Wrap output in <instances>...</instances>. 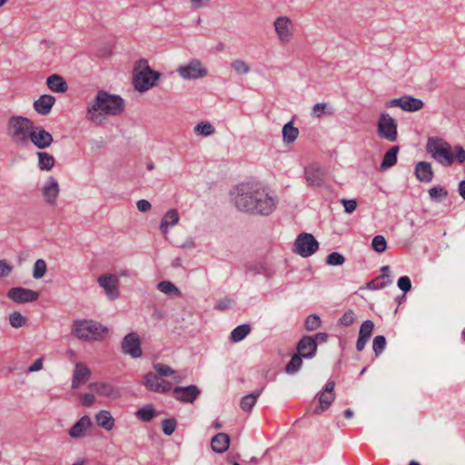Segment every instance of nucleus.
I'll return each mask as SVG.
<instances>
[{"label":"nucleus","instance_id":"bf43d9fd","mask_svg":"<svg viewBox=\"0 0 465 465\" xmlns=\"http://www.w3.org/2000/svg\"><path fill=\"white\" fill-rule=\"evenodd\" d=\"M12 270V265H10L5 260H0V278L8 276Z\"/></svg>","mask_w":465,"mask_h":465},{"label":"nucleus","instance_id":"e433bc0d","mask_svg":"<svg viewBox=\"0 0 465 465\" xmlns=\"http://www.w3.org/2000/svg\"><path fill=\"white\" fill-rule=\"evenodd\" d=\"M261 395V391L252 392L244 396L241 401V408L244 411H251L254 404L256 403L257 398Z\"/></svg>","mask_w":465,"mask_h":465},{"label":"nucleus","instance_id":"c9c22d12","mask_svg":"<svg viewBox=\"0 0 465 465\" xmlns=\"http://www.w3.org/2000/svg\"><path fill=\"white\" fill-rule=\"evenodd\" d=\"M251 331L249 324H242L237 326L231 332V340L234 342L242 341Z\"/></svg>","mask_w":465,"mask_h":465},{"label":"nucleus","instance_id":"f704fd0d","mask_svg":"<svg viewBox=\"0 0 465 465\" xmlns=\"http://www.w3.org/2000/svg\"><path fill=\"white\" fill-rule=\"evenodd\" d=\"M153 369L157 375L161 377H172L173 381L178 383L181 381V379L176 375V371L173 370L170 366L162 364V363H156L153 365Z\"/></svg>","mask_w":465,"mask_h":465},{"label":"nucleus","instance_id":"0eeeda50","mask_svg":"<svg viewBox=\"0 0 465 465\" xmlns=\"http://www.w3.org/2000/svg\"><path fill=\"white\" fill-rule=\"evenodd\" d=\"M273 30L281 45H288L294 38V23L285 15L277 16L272 23Z\"/></svg>","mask_w":465,"mask_h":465},{"label":"nucleus","instance_id":"4c0bfd02","mask_svg":"<svg viewBox=\"0 0 465 465\" xmlns=\"http://www.w3.org/2000/svg\"><path fill=\"white\" fill-rule=\"evenodd\" d=\"M214 132V127L209 122L202 121L194 126V133L197 135L206 137L212 135Z\"/></svg>","mask_w":465,"mask_h":465},{"label":"nucleus","instance_id":"338daca9","mask_svg":"<svg viewBox=\"0 0 465 465\" xmlns=\"http://www.w3.org/2000/svg\"><path fill=\"white\" fill-rule=\"evenodd\" d=\"M327 334L324 333V332H321V333H317L316 334V338L320 341H327Z\"/></svg>","mask_w":465,"mask_h":465},{"label":"nucleus","instance_id":"c756f323","mask_svg":"<svg viewBox=\"0 0 465 465\" xmlns=\"http://www.w3.org/2000/svg\"><path fill=\"white\" fill-rule=\"evenodd\" d=\"M230 445V437L228 434L220 432L216 434L211 441V446L213 451L223 453L228 450Z\"/></svg>","mask_w":465,"mask_h":465},{"label":"nucleus","instance_id":"39448f33","mask_svg":"<svg viewBox=\"0 0 465 465\" xmlns=\"http://www.w3.org/2000/svg\"><path fill=\"white\" fill-rule=\"evenodd\" d=\"M134 84L139 92H145L156 85L160 74L153 71L146 60L138 61L134 68Z\"/></svg>","mask_w":465,"mask_h":465},{"label":"nucleus","instance_id":"9d476101","mask_svg":"<svg viewBox=\"0 0 465 465\" xmlns=\"http://www.w3.org/2000/svg\"><path fill=\"white\" fill-rule=\"evenodd\" d=\"M178 74L184 80H197L208 74L207 68L200 60L193 59L177 69Z\"/></svg>","mask_w":465,"mask_h":465},{"label":"nucleus","instance_id":"7ed1b4c3","mask_svg":"<svg viewBox=\"0 0 465 465\" xmlns=\"http://www.w3.org/2000/svg\"><path fill=\"white\" fill-rule=\"evenodd\" d=\"M426 150L441 165L450 166L455 160L460 163L465 162V150L463 147L455 146L454 152H452L450 144L439 137L429 138Z\"/></svg>","mask_w":465,"mask_h":465},{"label":"nucleus","instance_id":"58836bf2","mask_svg":"<svg viewBox=\"0 0 465 465\" xmlns=\"http://www.w3.org/2000/svg\"><path fill=\"white\" fill-rule=\"evenodd\" d=\"M232 68L238 74H247L251 71L250 64L242 59H234L231 63Z\"/></svg>","mask_w":465,"mask_h":465},{"label":"nucleus","instance_id":"6ab92c4d","mask_svg":"<svg viewBox=\"0 0 465 465\" xmlns=\"http://www.w3.org/2000/svg\"><path fill=\"white\" fill-rule=\"evenodd\" d=\"M88 387L92 391L95 392L99 396L117 399L121 395L119 390L109 382H93L90 383Z\"/></svg>","mask_w":465,"mask_h":465},{"label":"nucleus","instance_id":"4d7b16f0","mask_svg":"<svg viewBox=\"0 0 465 465\" xmlns=\"http://www.w3.org/2000/svg\"><path fill=\"white\" fill-rule=\"evenodd\" d=\"M398 287L403 292H408L411 289V282L408 276H402L398 280Z\"/></svg>","mask_w":465,"mask_h":465},{"label":"nucleus","instance_id":"4468645a","mask_svg":"<svg viewBox=\"0 0 465 465\" xmlns=\"http://www.w3.org/2000/svg\"><path fill=\"white\" fill-rule=\"evenodd\" d=\"M122 351L134 359L140 358L143 355L141 340L136 333L131 332L124 337L122 341Z\"/></svg>","mask_w":465,"mask_h":465},{"label":"nucleus","instance_id":"774afa93","mask_svg":"<svg viewBox=\"0 0 465 465\" xmlns=\"http://www.w3.org/2000/svg\"><path fill=\"white\" fill-rule=\"evenodd\" d=\"M353 415V411L351 410V409H348L344 411V418L345 419H350L351 418Z\"/></svg>","mask_w":465,"mask_h":465},{"label":"nucleus","instance_id":"e2e57ef3","mask_svg":"<svg viewBox=\"0 0 465 465\" xmlns=\"http://www.w3.org/2000/svg\"><path fill=\"white\" fill-rule=\"evenodd\" d=\"M43 368V359L39 358L28 368V371H37Z\"/></svg>","mask_w":465,"mask_h":465},{"label":"nucleus","instance_id":"dca6fc26","mask_svg":"<svg viewBox=\"0 0 465 465\" xmlns=\"http://www.w3.org/2000/svg\"><path fill=\"white\" fill-rule=\"evenodd\" d=\"M54 141L53 135L45 130L42 126H34L30 133L31 142L36 148L38 149H46L48 148Z\"/></svg>","mask_w":465,"mask_h":465},{"label":"nucleus","instance_id":"0e129e2a","mask_svg":"<svg viewBox=\"0 0 465 465\" xmlns=\"http://www.w3.org/2000/svg\"><path fill=\"white\" fill-rule=\"evenodd\" d=\"M401 97L400 98H395V99H391L390 101H388L386 104H385V106L387 108H391V107H393V106H398L401 108Z\"/></svg>","mask_w":465,"mask_h":465},{"label":"nucleus","instance_id":"423d86ee","mask_svg":"<svg viewBox=\"0 0 465 465\" xmlns=\"http://www.w3.org/2000/svg\"><path fill=\"white\" fill-rule=\"evenodd\" d=\"M72 331L77 338L90 341L103 337L107 329L97 322L84 320L74 322Z\"/></svg>","mask_w":465,"mask_h":465},{"label":"nucleus","instance_id":"a211bd4d","mask_svg":"<svg viewBox=\"0 0 465 465\" xmlns=\"http://www.w3.org/2000/svg\"><path fill=\"white\" fill-rule=\"evenodd\" d=\"M7 297L15 302L25 303L36 301L39 293L30 289L15 287L8 291Z\"/></svg>","mask_w":465,"mask_h":465},{"label":"nucleus","instance_id":"de8ad7c7","mask_svg":"<svg viewBox=\"0 0 465 465\" xmlns=\"http://www.w3.org/2000/svg\"><path fill=\"white\" fill-rule=\"evenodd\" d=\"M386 339L382 335H378L372 342V349L376 356H379L385 349Z\"/></svg>","mask_w":465,"mask_h":465},{"label":"nucleus","instance_id":"6e6552de","mask_svg":"<svg viewBox=\"0 0 465 465\" xmlns=\"http://www.w3.org/2000/svg\"><path fill=\"white\" fill-rule=\"evenodd\" d=\"M377 134L381 139L390 143L398 140V123L388 113H381L377 123Z\"/></svg>","mask_w":465,"mask_h":465},{"label":"nucleus","instance_id":"c85d7f7f","mask_svg":"<svg viewBox=\"0 0 465 465\" xmlns=\"http://www.w3.org/2000/svg\"><path fill=\"white\" fill-rule=\"evenodd\" d=\"M415 174L420 182L426 183L431 182L434 174L431 164L428 162H419L415 167Z\"/></svg>","mask_w":465,"mask_h":465},{"label":"nucleus","instance_id":"a878e982","mask_svg":"<svg viewBox=\"0 0 465 465\" xmlns=\"http://www.w3.org/2000/svg\"><path fill=\"white\" fill-rule=\"evenodd\" d=\"M91 419L84 415L74 424V426L69 430L68 433L70 437L74 439L83 438L85 434V431L91 427Z\"/></svg>","mask_w":465,"mask_h":465},{"label":"nucleus","instance_id":"c03bdc74","mask_svg":"<svg viewBox=\"0 0 465 465\" xmlns=\"http://www.w3.org/2000/svg\"><path fill=\"white\" fill-rule=\"evenodd\" d=\"M302 365V356L300 354H294L291 361L285 367V371L287 373H294L296 372L301 366Z\"/></svg>","mask_w":465,"mask_h":465},{"label":"nucleus","instance_id":"13d9d810","mask_svg":"<svg viewBox=\"0 0 465 465\" xmlns=\"http://www.w3.org/2000/svg\"><path fill=\"white\" fill-rule=\"evenodd\" d=\"M341 203L344 207L345 213H352L358 206L356 200H353V199H351V200L342 199L341 201Z\"/></svg>","mask_w":465,"mask_h":465},{"label":"nucleus","instance_id":"bb28decb","mask_svg":"<svg viewBox=\"0 0 465 465\" xmlns=\"http://www.w3.org/2000/svg\"><path fill=\"white\" fill-rule=\"evenodd\" d=\"M46 85L54 93L64 94L68 90V84L65 80L57 74H53L46 79Z\"/></svg>","mask_w":465,"mask_h":465},{"label":"nucleus","instance_id":"6e6d98bb","mask_svg":"<svg viewBox=\"0 0 465 465\" xmlns=\"http://www.w3.org/2000/svg\"><path fill=\"white\" fill-rule=\"evenodd\" d=\"M211 0H188L192 10H199L209 6Z\"/></svg>","mask_w":465,"mask_h":465},{"label":"nucleus","instance_id":"3c124183","mask_svg":"<svg viewBox=\"0 0 465 465\" xmlns=\"http://www.w3.org/2000/svg\"><path fill=\"white\" fill-rule=\"evenodd\" d=\"M321 325V319L316 314H312L307 317L305 320V328L308 331H315Z\"/></svg>","mask_w":465,"mask_h":465},{"label":"nucleus","instance_id":"ea45409f","mask_svg":"<svg viewBox=\"0 0 465 465\" xmlns=\"http://www.w3.org/2000/svg\"><path fill=\"white\" fill-rule=\"evenodd\" d=\"M389 271H390V268L389 266L385 265V266H382L381 267V272H382V275L377 279H375L374 281H372L371 282L369 283V288L370 289H381V288H384L388 282H381L382 279L384 278H389Z\"/></svg>","mask_w":465,"mask_h":465},{"label":"nucleus","instance_id":"2f4dec72","mask_svg":"<svg viewBox=\"0 0 465 465\" xmlns=\"http://www.w3.org/2000/svg\"><path fill=\"white\" fill-rule=\"evenodd\" d=\"M38 167L41 171H51L55 163L54 157L46 152H37Z\"/></svg>","mask_w":465,"mask_h":465},{"label":"nucleus","instance_id":"f257e3e1","mask_svg":"<svg viewBox=\"0 0 465 465\" xmlns=\"http://www.w3.org/2000/svg\"><path fill=\"white\" fill-rule=\"evenodd\" d=\"M234 203L244 213L269 215L276 208V199L268 189L255 183H242L235 189Z\"/></svg>","mask_w":465,"mask_h":465},{"label":"nucleus","instance_id":"f3484780","mask_svg":"<svg viewBox=\"0 0 465 465\" xmlns=\"http://www.w3.org/2000/svg\"><path fill=\"white\" fill-rule=\"evenodd\" d=\"M326 171L317 163H312L304 168V178L309 185L321 186L325 180Z\"/></svg>","mask_w":465,"mask_h":465},{"label":"nucleus","instance_id":"aec40b11","mask_svg":"<svg viewBox=\"0 0 465 465\" xmlns=\"http://www.w3.org/2000/svg\"><path fill=\"white\" fill-rule=\"evenodd\" d=\"M200 391L195 385L176 387L173 391V397L183 402H193L199 396Z\"/></svg>","mask_w":465,"mask_h":465},{"label":"nucleus","instance_id":"ddd939ff","mask_svg":"<svg viewBox=\"0 0 465 465\" xmlns=\"http://www.w3.org/2000/svg\"><path fill=\"white\" fill-rule=\"evenodd\" d=\"M335 382L329 381L325 384V388L318 394L319 405L312 411L313 414L319 415L329 409L333 401L335 400Z\"/></svg>","mask_w":465,"mask_h":465},{"label":"nucleus","instance_id":"72a5a7b5","mask_svg":"<svg viewBox=\"0 0 465 465\" xmlns=\"http://www.w3.org/2000/svg\"><path fill=\"white\" fill-rule=\"evenodd\" d=\"M299 135V129L293 126L292 122L287 123L282 128V138L285 143H292Z\"/></svg>","mask_w":465,"mask_h":465},{"label":"nucleus","instance_id":"864d4df0","mask_svg":"<svg viewBox=\"0 0 465 465\" xmlns=\"http://www.w3.org/2000/svg\"><path fill=\"white\" fill-rule=\"evenodd\" d=\"M176 429V421L174 419H165L162 422V430L165 435H172Z\"/></svg>","mask_w":465,"mask_h":465},{"label":"nucleus","instance_id":"7c9ffc66","mask_svg":"<svg viewBox=\"0 0 465 465\" xmlns=\"http://www.w3.org/2000/svg\"><path fill=\"white\" fill-rule=\"evenodd\" d=\"M401 109L406 112H417L423 108V102L413 96L404 95L401 96Z\"/></svg>","mask_w":465,"mask_h":465},{"label":"nucleus","instance_id":"69168bd1","mask_svg":"<svg viewBox=\"0 0 465 465\" xmlns=\"http://www.w3.org/2000/svg\"><path fill=\"white\" fill-rule=\"evenodd\" d=\"M459 193L465 200V180L459 183Z\"/></svg>","mask_w":465,"mask_h":465},{"label":"nucleus","instance_id":"f8f14e48","mask_svg":"<svg viewBox=\"0 0 465 465\" xmlns=\"http://www.w3.org/2000/svg\"><path fill=\"white\" fill-rule=\"evenodd\" d=\"M143 384L151 391L166 393L172 390L173 383L153 372H148L143 378Z\"/></svg>","mask_w":465,"mask_h":465},{"label":"nucleus","instance_id":"5701e85b","mask_svg":"<svg viewBox=\"0 0 465 465\" xmlns=\"http://www.w3.org/2000/svg\"><path fill=\"white\" fill-rule=\"evenodd\" d=\"M180 221V215L176 209L168 210L163 216L160 223V231L163 235L169 232V228L175 226Z\"/></svg>","mask_w":465,"mask_h":465},{"label":"nucleus","instance_id":"a19ab883","mask_svg":"<svg viewBox=\"0 0 465 465\" xmlns=\"http://www.w3.org/2000/svg\"><path fill=\"white\" fill-rule=\"evenodd\" d=\"M429 195L432 201L442 202L448 196V191L441 186H434L429 190Z\"/></svg>","mask_w":465,"mask_h":465},{"label":"nucleus","instance_id":"1a4fd4ad","mask_svg":"<svg viewBox=\"0 0 465 465\" xmlns=\"http://www.w3.org/2000/svg\"><path fill=\"white\" fill-rule=\"evenodd\" d=\"M319 249V242L312 233H300L294 242L293 251L302 257L307 258Z\"/></svg>","mask_w":465,"mask_h":465},{"label":"nucleus","instance_id":"052dcab7","mask_svg":"<svg viewBox=\"0 0 465 465\" xmlns=\"http://www.w3.org/2000/svg\"><path fill=\"white\" fill-rule=\"evenodd\" d=\"M80 401L84 406L89 407L94 403L95 398H94V395L92 393H84V394L81 395Z\"/></svg>","mask_w":465,"mask_h":465},{"label":"nucleus","instance_id":"5fc2aeb1","mask_svg":"<svg viewBox=\"0 0 465 465\" xmlns=\"http://www.w3.org/2000/svg\"><path fill=\"white\" fill-rule=\"evenodd\" d=\"M356 315L352 310L346 311L343 315L340 318L339 323L344 326H351L354 323Z\"/></svg>","mask_w":465,"mask_h":465},{"label":"nucleus","instance_id":"49530a36","mask_svg":"<svg viewBox=\"0 0 465 465\" xmlns=\"http://www.w3.org/2000/svg\"><path fill=\"white\" fill-rule=\"evenodd\" d=\"M371 247L375 252L381 253L387 249V242L382 235H376L372 239Z\"/></svg>","mask_w":465,"mask_h":465},{"label":"nucleus","instance_id":"473e14b6","mask_svg":"<svg viewBox=\"0 0 465 465\" xmlns=\"http://www.w3.org/2000/svg\"><path fill=\"white\" fill-rule=\"evenodd\" d=\"M399 151L400 147L398 145H394L385 153L381 164V168L382 170H386L396 164Z\"/></svg>","mask_w":465,"mask_h":465},{"label":"nucleus","instance_id":"79ce46f5","mask_svg":"<svg viewBox=\"0 0 465 465\" xmlns=\"http://www.w3.org/2000/svg\"><path fill=\"white\" fill-rule=\"evenodd\" d=\"M27 318L19 312H13L9 314V323L14 328H20L25 325Z\"/></svg>","mask_w":465,"mask_h":465},{"label":"nucleus","instance_id":"412c9836","mask_svg":"<svg viewBox=\"0 0 465 465\" xmlns=\"http://www.w3.org/2000/svg\"><path fill=\"white\" fill-rule=\"evenodd\" d=\"M374 330V323L371 320L364 321L359 331V337L356 342V349L361 351L369 341Z\"/></svg>","mask_w":465,"mask_h":465},{"label":"nucleus","instance_id":"2eb2a0df","mask_svg":"<svg viewBox=\"0 0 465 465\" xmlns=\"http://www.w3.org/2000/svg\"><path fill=\"white\" fill-rule=\"evenodd\" d=\"M42 196L44 197L45 202L50 205H56L57 199L60 193V185L58 181L53 177L49 176L46 181L44 183L41 188Z\"/></svg>","mask_w":465,"mask_h":465},{"label":"nucleus","instance_id":"20e7f679","mask_svg":"<svg viewBox=\"0 0 465 465\" xmlns=\"http://www.w3.org/2000/svg\"><path fill=\"white\" fill-rule=\"evenodd\" d=\"M33 125L34 124L29 118L13 115L6 122V134L15 145L25 147L29 144Z\"/></svg>","mask_w":465,"mask_h":465},{"label":"nucleus","instance_id":"8fccbe9b","mask_svg":"<svg viewBox=\"0 0 465 465\" xmlns=\"http://www.w3.org/2000/svg\"><path fill=\"white\" fill-rule=\"evenodd\" d=\"M345 262L344 257L336 252L330 253L326 258V263L331 266L341 265Z\"/></svg>","mask_w":465,"mask_h":465},{"label":"nucleus","instance_id":"37998d69","mask_svg":"<svg viewBox=\"0 0 465 465\" xmlns=\"http://www.w3.org/2000/svg\"><path fill=\"white\" fill-rule=\"evenodd\" d=\"M47 270L45 262L43 259H38L34 264L33 277L36 280L45 276Z\"/></svg>","mask_w":465,"mask_h":465},{"label":"nucleus","instance_id":"f03ea898","mask_svg":"<svg viewBox=\"0 0 465 465\" xmlns=\"http://www.w3.org/2000/svg\"><path fill=\"white\" fill-rule=\"evenodd\" d=\"M124 110V100L105 91H99L94 103L87 107L86 118L94 123H101L103 114L117 115Z\"/></svg>","mask_w":465,"mask_h":465},{"label":"nucleus","instance_id":"680f3d73","mask_svg":"<svg viewBox=\"0 0 465 465\" xmlns=\"http://www.w3.org/2000/svg\"><path fill=\"white\" fill-rule=\"evenodd\" d=\"M137 209L142 213H146L151 210L152 205L147 200H139L136 203Z\"/></svg>","mask_w":465,"mask_h":465},{"label":"nucleus","instance_id":"4be33fe9","mask_svg":"<svg viewBox=\"0 0 465 465\" xmlns=\"http://www.w3.org/2000/svg\"><path fill=\"white\" fill-rule=\"evenodd\" d=\"M54 104V96L51 94H42L34 102L33 107L37 114L41 115H47L50 114Z\"/></svg>","mask_w":465,"mask_h":465},{"label":"nucleus","instance_id":"b1692460","mask_svg":"<svg viewBox=\"0 0 465 465\" xmlns=\"http://www.w3.org/2000/svg\"><path fill=\"white\" fill-rule=\"evenodd\" d=\"M90 376L91 371L86 365L83 363H76L72 381L73 388L77 389L80 385L86 382Z\"/></svg>","mask_w":465,"mask_h":465},{"label":"nucleus","instance_id":"a18cd8bd","mask_svg":"<svg viewBox=\"0 0 465 465\" xmlns=\"http://www.w3.org/2000/svg\"><path fill=\"white\" fill-rule=\"evenodd\" d=\"M158 290L166 294H180L178 288L168 281H163L158 283Z\"/></svg>","mask_w":465,"mask_h":465},{"label":"nucleus","instance_id":"09e8293b","mask_svg":"<svg viewBox=\"0 0 465 465\" xmlns=\"http://www.w3.org/2000/svg\"><path fill=\"white\" fill-rule=\"evenodd\" d=\"M155 414V411L153 407H143L142 409H139L136 412V416L143 420V421H149L151 420Z\"/></svg>","mask_w":465,"mask_h":465},{"label":"nucleus","instance_id":"603ef678","mask_svg":"<svg viewBox=\"0 0 465 465\" xmlns=\"http://www.w3.org/2000/svg\"><path fill=\"white\" fill-rule=\"evenodd\" d=\"M328 104L326 103H318L314 104V106L312 109V116L320 118L324 114H331L332 112H327Z\"/></svg>","mask_w":465,"mask_h":465},{"label":"nucleus","instance_id":"9b49d317","mask_svg":"<svg viewBox=\"0 0 465 465\" xmlns=\"http://www.w3.org/2000/svg\"><path fill=\"white\" fill-rule=\"evenodd\" d=\"M97 282L104 290L108 300L114 301L120 295L119 278L114 273H104L98 277Z\"/></svg>","mask_w":465,"mask_h":465},{"label":"nucleus","instance_id":"393cba45","mask_svg":"<svg viewBox=\"0 0 465 465\" xmlns=\"http://www.w3.org/2000/svg\"><path fill=\"white\" fill-rule=\"evenodd\" d=\"M317 350L316 341L311 336H305L297 345L298 354L302 357H311Z\"/></svg>","mask_w":465,"mask_h":465},{"label":"nucleus","instance_id":"cd10ccee","mask_svg":"<svg viewBox=\"0 0 465 465\" xmlns=\"http://www.w3.org/2000/svg\"><path fill=\"white\" fill-rule=\"evenodd\" d=\"M94 420L99 427L107 431L112 430L115 426L114 418L113 417L111 412L106 410H102L98 411L94 416Z\"/></svg>","mask_w":465,"mask_h":465}]
</instances>
